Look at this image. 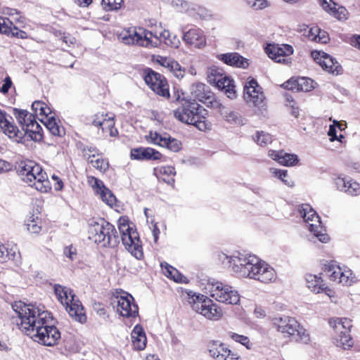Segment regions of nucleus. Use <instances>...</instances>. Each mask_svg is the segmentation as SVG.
Instances as JSON below:
<instances>
[{"label":"nucleus","mask_w":360,"mask_h":360,"mask_svg":"<svg viewBox=\"0 0 360 360\" xmlns=\"http://www.w3.org/2000/svg\"><path fill=\"white\" fill-rule=\"evenodd\" d=\"M0 34L8 37H15L22 39H28V34L25 31L17 27L8 18L2 15L0 20Z\"/></svg>","instance_id":"25"},{"label":"nucleus","mask_w":360,"mask_h":360,"mask_svg":"<svg viewBox=\"0 0 360 360\" xmlns=\"http://www.w3.org/2000/svg\"><path fill=\"white\" fill-rule=\"evenodd\" d=\"M297 212L304 221L308 224L309 230L322 243H327L330 240L329 236L326 233L321 225L320 217L309 204H301L297 207Z\"/></svg>","instance_id":"10"},{"label":"nucleus","mask_w":360,"mask_h":360,"mask_svg":"<svg viewBox=\"0 0 360 360\" xmlns=\"http://www.w3.org/2000/svg\"><path fill=\"white\" fill-rule=\"evenodd\" d=\"M18 314V328L34 341L45 346H53L60 339V332L53 325L51 312L44 306L27 304L22 302L13 305Z\"/></svg>","instance_id":"1"},{"label":"nucleus","mask_w":360,"mask_h":360,"mask_svg":"<svg viewBox=\"0 0 360 360\" xmlns=\"http://www.w3.org/2000/svg\"><path fill=\"white\" fill-rule=\"evenodd\" d=\"M143 78L147 86L155 94L165 99H169V85L164 75L150 68H146L143 70Z\"/></svg>","instance_id":"12"},{"label":"nucleus","mask_w":360,"mask_h":360,"mask_svg":"<svg viewBox=\"0 0 360 360\" xmlns=\"http://www.w3.org/2000/svg\"><path fill=\"white\" fill-rule=\"evenodd\" d=\"M184 40L196 48H201L206 44L203 32L198 28H191L184 35Z\"/></svg>","instance_id":"36"},{"label":"nucleus","mask_w":360,"mask_h":360,"mask_svg":"<svg viewBox=\"0 0 360 360\" xmlns=\"http://www.w3.org/2000/svg\"><path fill=\"white\" fill-rule=\"evenodd\" d=\"M250 6L255 10H262L269 6L266 0H244Z\"/></svg>","instance_id":"56"},{"label":"nucleus","mask_w":360,"mask_h":360,"mask_svg":"<svg viewBox=\"0 0 360 360\" xmlns=\"http://www.w3.org/2000/svg\"><path fill=\"white\" fill-rule=\"evenodd\" d=\"M63 255L72 262L78 259L77 248L72 245H70L64 248Z\"/></svg>","instance_id":"54"},{"label":"nucleus","mask_w":360,"mask_h":360,"mask_svg":"<svg viewBox=\"0 0 360 360\" xmlns=\"http://www.w3.org/2000/svg\"><path fill=\"white\" fill-rule=\"evenodd\" d=\"M323 271L330 281L342 284V285H352L355 281L352 271L345 267H341L336 261L326 262L323 266Z\"/></svg>","instance_id":"13"},{"label":"nucleus","mask_w":360,"mask_h":360,"mask_svg":"<svg viewBox=\"0 0 360 360\" xmlns=\"http://www.w3.org/2000/svg\"><path fill=\"white\" fill-rule=\"evenodd\" d=\"M32 109L36 115L41 116V118H46L53 114L48 105L41 101H35L33 102Z\"/></svg>","instance_id":"44"},{"label":"nucleus","mask_w":360,"mask_h":360,"mask_svg":"<svg viewBox=\"0 0 360 360\" xmlns=\"http://www.w3.org/2000/svg\"><path fill=\"white\" fill-rule=\"evenodd\" d=\"M319 30V27L317 26L310 27L308 30L307 37L311 41H316V32Z\"/></svg>","instance_id":"64"},{"label":"nucleus","mask_w":360,"mask_h":360,"mask_svg":"<svg viewBox=\"0 0 360 360\" xmlns=\"http://www.w3.org/2000/svg\"><path fill=\"white\" fill-rule=\"evenodd\" d=\"M174 99L172 103L179 105L173 110V115L178 121L193 125L202 131L210 130L212 124L209 122L207 110L195 99L186 98L183 92L176 91L174 93Z\"/></svg>","instance_id":"2"},{"label":"nucleus","mask_w":360,"mask_h":360,"mask_svg":"<svg viewBox=\"0 0 360 360\" xmlns=\"http://www.w3.org/2000/svg\"><path fill=\"white\" fill-rule=\"evenodd\" d=\"M205 292L215 300L228 304H236L240 301L238 292L231 286L220 281H208Z\"/></svg>","instance_id":"9"},{"label":"nucleus","mask_w":360,"mask_h":360,"mask_svg":"<svg viewBox=\"0 0 360 360\" xmlns=\"http://www.w3.org/2000/svg\"><path fill=\"white\" fill-rule=\"evenodd\" d=\"M197 313L212 321L219 320L223 316L221 307L207 296L203 298L200 310Z\"/></svg>","instance_id":"22"},{"label":"nucleus","mask_w":360,"mask_h":360,"mask_svg":"<svg viewBox=\"0 0 360 360\" xmlns=\"http://www.w3.org/2000/svg\"><path fill=\"white\" fill-rule=\"evenodd\" d=\"M26 225L27 230L32 233H39L41 230V219L34 215L30 217Z\"/></svg>","instance_id":"47"},{"label":"nucleus","mask_w":360,"mask_h":360,"mask_svg":"<svg viewBox=\"0 0 360 360\" xmlns=\"http://www.w3.org/2000/svg\"><path fill=\"white\" fill-rule=\"evenodd\" d=\"M152 32L141 27L124 28L117 33L118 39L127 45H137L152 48L158 44L156 39L152 40Z\"/></svg>","instance_id":"8"},{"label":"nucleus","mask_w":360,"mask_h":360,"mask_svg":"<svg viewBox=\"0 0 360 360\" xmlns=\"http://www.w3.org/2000/svg\"><path fill=\"white\" fill-rule=\"evenodd\" d=\"M272 328L283 338L298 343L308 344L310 335L295 318L290 316H278L271 319Z\"/></svg>","instance_id":"4"},{"label":"nucleus","mask_w":360,"mask_h":360,"mask_svg":"<svg viewBox=\"0 0 360 360\" xmlns=\"http://www.w3.org/2000/svg\"><path fill=\"white\" fill-rule=\"evenodd\" d=\"M329 325L333 328L337 335L350 333L352 327V320L347 318L330 319Z\"/></svg>","instance_id":"38"},{"label":"nucleus","mask_w":360,"mask_h":360,"mask_svg":"<svg viewBox=\"0 0 360 360\" xmlns=\"http://www.w3.org/2000/svg\"><path fill=\"white\" fill-rule=\"evenodd\" d=\"M124 3L123 0H102V6L107 11L120 9Z\"/></svg>","instance_id":"51"},{"label":"nucleus","mask_w":360,"mask_h":360,"mask_svg":"<svg viewBox=\"0 0 360 360\" xmlns=\"http://www.w3.org/2000/svg\"><path fill=\"white\" fill-rule=\"evenodd\" d=\"M13 114L22 128L23 132L28 134L32 140L40 141L43 139V130L37 122L35 115L27 110L18 108H13Z\"/></svg>","instance_id":"11"},{"label":"nucleus","mask_w":360,"mask_h":360,"mask_svg":"<svg viewBox=\"0 0 360 360\" xmlns=\"http://www.w3.org/2000/svg\"><path fill=\"white\" fill-rule=\"evenodd\" d=\"M257 264L252 266L250 278L257 280L264 283H269L276 278V272L273 267L257 257Z\"/></svg>","instance_id":"20"},{"label":"nucleus","mask_w":360,"mask_h":360,"mask_svg":"<svg viewBox=\"0 0 360 360\" xmlns=\"http://www.w3.org/2000/svg\"><path fill=\"white\" fill-rule=\"evenodd\" d=\"M153 174L158 178V181L166 183L174 186L175 183L174 176L176 170L173 166H159L153 169Z\"/></svg>","instance_id":"33"},{"label":"nucleus","mask_w":360,"mask_h":360,"mask_svg":"<svg viewBox=\"0 0 360 360\" xmlns=\"http://www.w3.org/2000/svg\"><path fill=\"white\" fill-rule=\"evenodd\" d=\"M166 134L162 136L157 132L150 133V138L151 139V142L154 144H157L160 146H163V140L166 139Z\"/></svg>","instance_id":"59"},{"label":"nucleus","mask_w":360,"mask_h":360,"mask_svg":"<svg viewBox=\"0 0 360 360\" xmlns=\"http://www.w3.org/2000/svg\"><path fill=\"white\" fill-rule=\"evenodd\" d=\"M273 174L275 176H277L278 179L282 180L283 182L287 184V181L285 180V178L288 176V171L285 169H274L273 171Z\"/></svg>","instance_id":"63"},{"label":"nucleus","mask_w":360,"mask_h":360,"mask_svg":"<svg viewBox=\"0 0 360 360\" xmlns=\"http://www.w3.org/2000/svg\"><path fill=\"white\" fill-rule=\"evenodd\" d=\"M219 58L226 65L236 68H247L249 65L248 60L236 52L221 54Z\"/></svg>","instance_id":"35"},{"label":"nucleus","mask_w":360,"mask_h":360,"mask_svg":"<svg viewBox=\"0 0 360 360\" xmlns=\"http://www.w3.org/2000/svg\"><path fill=\"white\" fill-rule=\"evenodd\" d=\"M208 351L210 355L215 360H227L233 352L225 343L214 340L209 343Z\"/></svg>","instance_id":"32"},{"label":"nucleus","mask_w":360,"mask_h":360,"mask_svg":"<svg viewBox=\"0 0 360 360\" xmlns=\"http://www.w3.org/2000/svg\"><path fill=\"white\" fill-rule=\"evenodd\" d=\"M216 86L223 91L229 98H235L236 97L234 82L229 76L224 77L222 80L216 84Z\"/></svg>","instance_id":"41"},{"label":"nucleus","mask_w":360,"mask_h":360,"mask_svg":"<svg viewBox=\"0 0 360 360\" xmlns=\"http://www.w3.org/2000/svg\"><path fill=\"white\" fill-rule=\"evenodd\" d=\"M316 41L321 44H326L329 41V36L328 33L319 28V30L316 32Z\"/></svg>","instance_id":"60"},{"label":"nucleus","mask_w":360,"mask_h":360,"mask_svg":"<svg viewBox=\"0 0 360 360\" xmlns=\"http://www.w3.org/2000/svg\"><path fill=\"white\" fill-rule=\"evenodd\" d=\"M268 155L272 160L285 167L296 165L299 162L297 155L288 153L284 150H269Z\"/></svg>","instance_id":"29"},{"label":"nucleus","mask_w":360,"mask_h":360,"mask_svg":"<svg viewBox=\"0 0 360 360\" xmlns=\"http://www.w3.org/2000/svg\"><path fill=\"white\" fill-rule=\"evenodd\" d=\"M255 141L258 145L261 146H266L268 144L272 142V138L269 134L262 131L257 132L255 137Z\"/></svg>","instance_id":"49"},{"label":"nucleus","mask_w":360,"mask_h":360,"mask_svg":"<svg viewBox=\"0 0 360 360\" xmlns=\"http://www.w3.org/2000/svg\"><path fill=\"white\" fill-rule=\"evenodd\" d=\"M150 39L152 40L156 39L158 41V44L155 46H152V48L158 47L161 45L162 43H163L169 47L176 49L181 44L179 37L167 30L162 31L159 33V34H158V33L153 34L152 32Z\"/></svg>","instance_id":"31"},{"label":"nucleus","mask_w":360,"mask_h":360,"mask_svg":"<svg viewBox=\"0 0 360 360\" xmlns=\"http://www.w3.org/2000/svg\"><path fill=\"white\" fill-rule=\"evenodd\" d=\"M131 342L133 348L136 350H143L147 344V338L142 326L137 324L133 328L131 333Z\"/></svg>","instance_id":"34"},{"label":"nucleus","mask_w":360,"mask_h":360,"mask_svg":"<svg viewBox=\"0 0 360 360\" xmlns=\"http://www.w3.org/2000/svg\"><path fill=\"white\" fill-rule=\"evenodd\" d=\"M210 91L211 90L209 86L205 84L198 82L193 85L191 93L196 99L200 102H202V101L206 98V96L208 95V92Z\"/></svg>","instance_id":"43"},{"label":"nucleus","mask_w":360,"mask_h":360,"mask_svg":"<svg viewBox=\"0 0 360 360\" xmlns=\"http://www.w3.org/2000/svg\"><path fill=\"white\" fill-rule=\"evenodd\" d=\"M335 184L338 190L351 195L360 194V184L349 176H338L335 179Z\"/></svg>","instance_id":"27"},{"label":"nucleus","mask_w":360,"mask_h":360,"mask_svg":"<svg viewBox=\"0 0 360 360\" xmlns=\"http://www.w3.org/2000/svg\"><path fill=\"white\" fill-rule=\"evenodd\" d=\"M41 121L52 135L58 137L65 135V128L60 124V120L55 117L54 113L46 118H41Z\"/></svg>","instance_id":"37"},{"label":"nucleus","mask_w":360,"mask_h":360,"mask_svg":"<svg viewBox=\"0 0 360 360\" xmlns=\"http://www.w3.org/2000/svg\"><path fill=\"white\" fill-rule=\"evenodd\" d=\"M87 233L90 240L102 247L115 248L120 242L115 226L103 218L90 219Z\"/></svg>","instance_id":"3"},{"label":"nucleus","mask_w":360,"mask_h":360,"mask_svg":"<svg viewBox=\"0 0 360 360\" xmlns=\"http://www.w3.org/2000/svg\"><path fill=\"white\" fill-rule=\"evenodd\" d=\"M160 266L162 274L168 278L179 283H188L189 280L187 277L181 274L176 268L171 266L166 262H161Z\"/></svg>","instance_id":"39"},{"label":"nucleus","mask_w":360,"mask_h":360,"mask_svg":"<svg viewBox=\"0 0 360 360\" xmlns=\"http://www.w3.org/2000/svg\"><path fill=\"white\" fill-rule=\"evenodd\" d=\"M336 126L335 124H331L328 132V135L330 137V140L331 141H334L335 140L340 141V139L343 138L342 135H340V138H338L336 135Z\"/></svg>","instance_id":"62"},{"label":"nucleus","mask_w":360,"mask_h":360,"mask_svg":"<svg viewBox=\"0 0 360 360\" xmlns=\"http://www.w3.org/2000/svg\"><path fill=\"white\" fill-rule=\"evenodd\" d=\"M162 147H166L174 152H177L181 149V143L178 140L167 135L166 139L163 140Z\"/></svg>","instance_id":"50"},{"label":"nucleus","mask_w":360,"mask_h":360,"mask_svg":"<svg viewBox=\"0 0 360 360\" xmlns=\"http://www.w3.org/2000/svg\"><path fill=\"white\" fill-rule=\"evenodd\" d=\"M339 342L341 346L345 349H349L353 347L354 341L350 333L339 335Z\"/></svg>","instance_id":"55"},{"label":"nucleus","mask_w":360,"mask_h":360,"mask_svg":"<svg viewBox=\"0 0 360 360\" xmlns=\"http://www.w3.org/2000/svg\"><path fill=\"white\" fill-rule=\"evenodd\" d=\"M226 75L221 68L212 66L207 70V80L212 84H217Z\"/></svg>","instance_id":"42"},{"label":"nucleus","mask_w":360,"mask_h":360,"mask_svg":"<svg viewBox=\"0 0 360 360\" xmlns=\"http://www.w3.org/2000/svg\"><path fill=\"white\" fill-rule=\"evenodd\" d=\"M12 84L13 82L11 81V77L8 75H7L4 80V84L0 88V92L4 94H7L9 89H11Z\"/></svg>","instance_id":"61"},{"label":"nucleus","mask_w":360,"mask_h":360,"mask_svg":"<svg viewBox=\"0 0 360 360\" xmlns=\"http://www.w3.org/2000/svg\"><path fill=\"white\" fill-rule=\"evenodd\" d=\"M118 229L125 249L136 259H142L144 257L142 243L139 233L130 225L127 217H120L118 219Z\"/></svg>","instance_id":"7"},{"label":"nucleus","mask_w":360,"mask_h":360,"mask_svg":"<svg viewBox=\"0 0 360 360\" xmlns=\"http://www.w3.org/2000/svg\"><path fill=\"white\" fill-rule=\"evenodd\" d=\"M201 103H204L207 108L218 110L219 111L224 108L220 101L216 97L215 94L212 91L208 92V95L206 96V98L202 101Z\"/></svg>","instance_id":"45"},{"label":"nucleus","mask_w":360,"mask_h":360,"mask_svg":"<svg viewBox=\"0 0 360 360\" xmlns=\"http://www.w3.org/2000/svg\"><path fill=\"white\" fill-rule=\"evenodd\" d=\"M168 70L177 78H180L184 76V70L181 68L179 63L174 59L170 62Z\"/></svg>","instance_id":"53"},{"label":"nucleus","mask_w":360,"mask_h":360,"mask_svg":"<svg viewBox=\"0 0 360 360\" xmlns=\"http://www.w3.org/2000/svg\"><path fill=\"white\" fill-rule=\"evenodd\" d=\"M112 300L117 303V311L122 316L135 318L139 315V307L134 297L122 290L113 292Z\"/></svg>","instance_id":"14"},{"label":"nucleus","mask_w":360,"mask_h":360,"mask_svg":"<svg viewBox=\"0 0 360 360\" xmlns=\"http://www.w3.org/2000/svg\"><path fill=\"white\" fill-rule=\"evenodd\" d=\"M53 288L58 300L65 307L68 314L80 323H86L87 317L85 309L73 291L59 284H56Z\"/></svg>","instance_id":"6"},{"label":"nucleus","mask_w":360,"mask_h":360,"mask_svg":"<svg viewBox=\"0 0 360 360\" xmlns=\"http://www.w3.org/2000/svg\"><path fill=\"white\" fill-rule=\"evenodd\" d=\"M228 262L229 267L238 276L249 278L250 270L257 262V257L251 255H232L228 257Z\"/></svg>","instance_id":"17"},{"label":"nucleus","mask_w":360,"mask_h":360,"mask_svg":"<svg viewBox=\"0 0 360 360\" xmlns=\"http://www.w3.org/2000/svg\"><path fill=\"white\" fill-rule=\"evenodd\" d=\"M265 51L270 58L280 63L284 60L283 58L285 56H289L292 53V48L287 44L282 46L276 44H269L265 48Z\"/></svg>","instance_id":"30"},{"label":"nucleus","mask_w":360,"mask_h":360,"mask_svg":"<svg viewBox=\"0 0 360 360\" xmlns=\"http://www.w3.org/2000/svg\"><path fill=\"white\" fill-rule=\"evenodd\" d=\"M87 183L97 194L105 187L101 180L94 176H87Z\"/></svg>","instance_id":"52"},{"label":"nucleus","mask_w":360,"mask_h":360,"mask_svg":"<svg viewBox=\"0 0 360 360\" xmlns=\"http://www.w3.org/2000/svg\"><path fill=\"white\" fill-rule=\"evenodd\" d=\"M206 295L197 294L192 290H183L181 294V300L188 303L195 312L200 310V304Z\"/></svg>","instance_id":"40"},{"label":"nucleus","mask_w":360,"mask_h":360,"mask_svg":"<svg viewBox=\"0 0 360 360\" xmlns=\"http://www.w3.org/2000/svg\"><path fill=\"white\" fill-rule=\"evenodd\" d=\"M98 194L100 195L101 200L110 207H113L115 205H116V197L107 187H105Z\"/></svg>","instance_id":"46"},{"label":"nucleus","mask_w":360,"mask_h":360,"mask_svg":"<svg viewBox=\"0 0 360 360\" xmlns=\"http://www.w3.org/2000/svg\"><path fill=\"white\" fill-rule=\"evenodd\" d=\"M0 129L10 139L22 143L25 133L21 131L13 121L12 117L0 108Z\"/></svg>","instance_id":"19"},{"label":"nucleus","mask_w":360,"mask_h":360,"mask_svg":"<svg viewBox=\"0 0 360 360\" xmlns=\"http://www.w3.org/2000/svg\"><path fill=\"white\" fill-rule=\"evenodd\" d=\"M83 157L87 162L101 174H105L109 169L110 163L102 153L94 146H86L82 149Z\"/></svg>","instance_id":"18"},{"label":"nucleus","mask_w":360,"mask_h":360,"mask_svg":"<svg viewBox=\"0 0 360 360\" xmlns=\"http://www.w3.org/2000/svg\"><path fill=\"white\" fill-rule=\"evenodd\" d=\"M243 97L246 103L250 106L262 108L266 105V97L263 89L254 78H251L245 83Z\"/></svg>","instance_id":"16"},{"label":"nucleus","mask_w":360,"mask_h":360,"mask_svg":"<svg viewBox=\"0 0 360 360\" xmlns=\"http://www.w3.org/2000/svg\"><path fill=\"white\" fill-rule=\"evenodd\" d=\"M228 336L232 339L233 341L240 343L242 345L245 346L247 349H250L251 347V343L250 339L248 336L243 335H239L238 333L233 332H229Z\"/></svg>","instance_id":"48"},{"label":"nucleus","mask_w":360,"mask_h":360,"mask_svg":"<svg viewBox=\"0 0 360 360\" xmlns=\"http://www.w3.org/2000/svg\"><path fill=\"white\" fill-rule=\"evenodd\" d=\"M225 117L226 120L230 123L239 124L242 122V117L240 114L234 111H230L228 112Z\"/></svg>","instance_id":"57"},{"label":"nucleus","mask_w":360,"mask_h":360,"mask_svg":"<svg viewBox=\"0 0 360 360\" xmlns=\"http://www.w3.org/2000/svg\"><path fill=\"white\" fill-rule=\"evenodd\" d=\"M282 86L287 90L295 92H308L314 88V81L310 78L304 77H291L284 82Z\"/></svg>","instance_id":"23"},{"label":"nucleus","mask_w":360,"mask_h":360,"mask_svg":"<svg viewBox=\"0 0 360 360\" xmlns=\"http://www.w3.org/2000/svg\"><path fill=\"white\" fill-rule=\"evenodd\" d=\"M319 3L324 11L339 20H347L349 13L341 6H338L333 0H319Z\"/></svg>","instance_id":"26"},{"label":"nucleus","mask_w":360,"mask_h":360,"mask_svg":"<svg viewBox=\"0 0 360 360\" xmlns=\"http://www.w3.org/2000/svg\"><path fill=\"white\" fill-rule=\"evenodd\" d=\"M22 181L41 193H49L51 184L41 165L32 160L22 161L18 170Z\"/></svg>","instance_id":"5"},{"label":"nucleus","mask_w":360,"mask_h":360,"mask_svg":"<svg viewBox=\"0 0 360 360\" xmlns=\"http://www.w3.org/2000/svg\"><path fill=\"white\" fill-rule=\"evenodd\" d=\"M307 288L314 293L323 292L329 297H335V291L329 288L323 281L321 276L314 274H307L306 276Z\"/></svg>","instance_id":"24"},{"label":"nucleus","mask_w":360,"mask_h":360,"mask_svg":"<svg viewBox=\"0 0 360 360\" xmlns=\"http://www.w3.org/2000/svg\"><path fill=\"white\" fill-rule=\"evenodd\" d=\"M311 55L314 60L325 71L335 75H339L342 72V66L339 63L326 53L313 51H311Z\"/></svg>","instance_id":"21"},{"label":"nucleus","mask_w":360,"mask_h":360,"mask_svg":"<svg viewBox=\"0 0 360 360\" xmlns=\"http://www.w3.org/2000/svg\"><path fill=\"white\" fill-rule=\"evenodd\" d=\"M130 157L131 159L137 160H160L162 155L153 148L139 147L131 150Z\"/></svg>","instance_id":"28"},{"label":"nucleus","mask_w":360,"mask_h":360,"mask_svg":"<svg viewBox=\"0 0 360 360\" xmlns=\"http://www.w3.org/2000/svg\"><path fill=\"white\" fill-rule=\"evenodd\" d=\"M63 41L69 47L77 46L79 42L76 37L71 35L70 34H63L62 37Z\"/></svg>","instance_id":"58"},{"label":"nucleus","mask_w":360,"mask_h":360,"mask_svg":"<svg viewBox=\"0 0 360 360\" xmlns=\"http://www.w3.org/2000/svg\"><path fill=\"white\" fill-rule=\"evenodd\" d=\"M91 124L101 130L105 139H115L119 136V131L115 127V120L108 113L98 112L92 117Z\"/></svg>","instance_id":"15"}]
</instances>
